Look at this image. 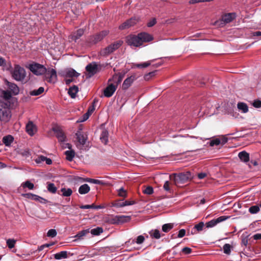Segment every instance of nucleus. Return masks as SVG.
I'll list each match as a JSON object with an SVG mask.
<instances>
[{
	"mask_svg": "<svg viewBox=\"0 0 261 261\" xmlns=\"http://www.w3.org/2000/svg\"><path fill=\"white\" fill-rule=\"evenodd\" d=\"M193 176L190 171L179 173H173L169 176L170 179L173 180L175 185L187 182L193 178Z\"/></svg>",
	"mask_w": 261,
	"mask_h": 261,
	"instance_id": "f257e3e1",
	"label": "nucleus"
},
{
	"mask_svg": "<svg viewBox=\"0 0 261 261\" xmlns=\"http://www.w3.org/2000/svg\"><path fill=\"white\" fill-rule=\"evenodd\" d=\"M10 105L9 101L0 100V120L3 122H8L11 118Z\"/></svg>",
	"mask_w": 261,
	"mask_h": 261,
	"instance_id": "f03ea898",
	"label": "nucleus"
},
{
	"mask_svg": "<svg viewBox=\"0 0 261 261\" xmlns=\"http://www.w3.org/2000/svg\"><path fill=\"white\" fill-rule=\"evenodd\" d=\"M123 44L121 40L117 41L108 45L100 51V55L103 57H107L114 51L118 49Z\"/></svg>",
	"mask_w": 261,
	"mask_h": 261,
	"instance_id": "7ed1b4c3",
	"label": "nucleus"
},
{
	"mask_svg": "<svg viewBox=\"0 0 261 261\" xmlns=\"http://www.w3.org/2000/svg\"><path fill=\"white\" fill-rule=\"evenodd\" d=\"M130 216H112L107 220V222L112 224H119L127 222L130 220Z\"/></svg>",
	"mask_w": 261,
	"mask_h": 261,
	"instance_id": "20e7f679",
	"label": "nucleus"
},
{
	"mask_svg": "<svg viewBox=\"0 0 261 261\" xmlns=\"http://www.w3.org/2000/svg\"><path fill=\"white\" fill-rule=\"evenodd\" d=\"M28 190H33V183L30 180H27L21 184V186L18 189V192L21 194V195L24 197L33 199V194L31 193H25Z\"/></svg>",
	"mask_w": 261,
	"mask_h": 261,
	"instance_id": "39448f33",
	"label": "nucleus"
},
{
	"mask_svg": "<svg viewBox=\"0 0 261 261\" xmlns=\"http://www.w3.org/2000/svg\"><path fill=\"white\" fill-rule=\"evenodd\" d=\"M108 34L109 31L106 30L102 31L99 33L89 37L88 38L87 42L89 45L95 44L101 41Z\"/></svg>",
	"mask_w": 261,
	"mask_h": 261,
	"instance_id": "423d86ee",
	"label": "nucleus"
},
{
	"mask_svg": "<svg viewBox=\"0 0 261 261\" xmlns=\"http://www.w3.org/2000/svg\"><path fill=\"white\" fill-rule=\"evenodd\" d=\"M13 77L16 81L23 80L25 76V71L23 68L16 65L12 72Z\"/></svg>",
	"mask_w": 261,
	"mask_h": 261,
	"instance_id": "0eeeda50",
	"label": "nucleus"
},
{
	"mask_svg": "<svg viewBox=\"0 0 261 261\" xmlns=\"http://www.w3.org/2000/svg\"><path fill=\"white\" fill-rule=\"evenodd\" d=\"M139 34L138 35H129L126 38L127 44L131 46L139 47L142 45Z\"/></svg>",
	"mask_w": 261,
	"mask_h": 261,
	"instance_id": "6e6552de",
	"label": "nucleus"
},
{
	"mask_svg": "<svg viewBox=\"0 0 261 261\" xmlns=\"http://www.w3.org/2000/svg\"><path fill=\"white\" fill-rule=\"evenodd\" d=\"M53 131L56 135L58 141L60 142H64L66 140V137L60 126L56 125L52 128Z\"/></svg>",
	"mask_w": 261,
	"mask_h": 261,
	"instance_id": "1a4fd4ad",
	"label": "nucleus"
},
{
	"mask_svg": "<svg viewBox=\"0 0 261 261\" xmlns=\"http://www.w3.org/2000/svg\"><path fill=\"white\" fill-rule=\"evenodd\" d=\"M46 77L48 79L47 82L55 84L57 82L58 77L56 69L53 68H48L45 72Z\"/></svg>",
	"mask_w": 261,
	"mask_h": 261,
	"instance_id": "9d476101",
	"label": "nucleus"
},
{
	"mask_svg": "<svg viewBox=\"0 0 261 261\" xmlns=\"http://www.w3.org/2000/svg\"><path fill=\"white\" fill-rule=\"evenodd\" d=\"M137 22L138 19L136 17H132L119 25V29L120 30H123L128 29L129 28L136 24Z\"/></svg>",
	"mask_w": 261,
	"mask_h": 261,
	"instance_id": "9b49d317",
	"label": "nucleus"
},
{
	"mask_svg": "<svg viewBox=\"0 0 261 261\" xmlns=\"http://www.w3.org/2000/svg\"><path fill=\"white\" fill-rule=\"evenodd\" d=\"M46 70L47 69L44 65L34 62V74L43 75L45 73Z\"/></svg>",
	"mask_w": 261,
	"mask_h": 261,
	"instance_id": "f8f14e48",
	"label": "nucleus"
},
{
	"mask_svg": "<svg viewBox=\"0 0 261 261\" xmlns=\"http://www.w3.org/2000/svg\"><path fill=\"white\" fill-rule=\"evenodd\" d=\"M86 70L88 72L89 76H93L98 71V65L95 62L88 64L86 67Z\"/></svg>",
	"mask_w": 261,
	"mask_h": 261,
	"instance_id": "ddd939ff",
	"label": "nucleus"
},
{
	"mask_svg": "<svg viewBox=\"0 0 261 261\" xmlns=\"http://www.w3.org/2000/svg\"><path fill=\"white\" fill-rule=\"evenodd\" d=\"M229 218V217L225 216H220L216 219H213L206 223V226L207 228L213 227L216 225L218 223L224 221Z\"/></svg>",
	"mask_w": 261,
	"mask_h": 261,
	"instance_id": "4468645a",
	"label": "nucleus"
},
{
	"mask_svg": "<svg viewBox=\"0 0 261 261\" xmlns=\"http://www.w3.org/2000/svg\"><path fill=\"white\" fill-rule=\"evenodd\" d=\"M117 85L114 84H109L104 90L103 95L105 97H110L114 93L117 89Z\"/></svg>",
	"mask_w": 261,
	"mask_h": 261,
	"instance_id": "2eb2a0df",
	"label": "nucleus"
},
{
	"mask_svg": "<svg viewBox=\"0 0 261 261\" xmlns=\"http://www.w3.org/2000/svg\"><path fill=\"white\" fill-rule=\"evenodd\" d=\"M238 157L240 160L248 165L250 167H251V165L249 164L250 161V156L249 154L245 151H242L239 153Z\"/></svg>",
	"mask_w": 261,
	"mask_h": 261,
	"instance_id": "dca6fc26",
	"label": "nucleus"
},
{
	"mask_svg": "<svg viewBox=\"0 0 261 261\" xmlns=\"http://www.w3.org/2000/svg\"><path fill=\"white\" fill-rule=\"evenodd\" d=\"M136 79L135 75H132L126 78L122 85V89L124 90H127Z\"/></svg>",
	"mask_w": 261,
	"mask_h": 261,
	"instance_id": "f3484780",
	"label": "nucleus"
},
{
	"mask_svg": "<svg viewBox=\"0 0 261 261\" xmlns=\"http://www.w3.org/2000/svg\"><path fill=\"white\" fill-rule=\"evenodd\" d=\"M75 135L79 143L82 145H85L87 140V136L86 134L81 131H77Z\"/></svg>",
	"mask_w": 261,
	"mask_h": 261,
	"instance_id": "a211bd4d",
	"label": "nucleus"
},
{
	"mask_svg": "<svg viewBox=\"0 0 261 261\" xmlns=\"http://www.w3.org/2000/svg\"><path fill=\"white\" fill-rule=\"evenodd\" d=\"M139 35L140 38H141L140 40L142 44L143 42H149L153 40L152 36L145 32L140 33L139 34Z\"/></svg>",
	"mask_w": 261,
	"mask_h": 261,
	"instance_id": "6ab92c4d",
	"label": "nucleus"
},
{
	"mask_svg": "<svg viewBox=\"0 0 261 261\" xmlns=\"http://www.w3.org/2000/svg\"><path fill=\"white\" fill-rule=\"evenodd\" d=\"M6 84L14 95H17L19 93V88L17 85L14 83L8 82L6 80Z\"/></svg>",
	"mask_w": 261,
	"mask_h": 261,
	"instance_id": "aec40b11",
	"label": "nucleus"
},
{
	"mask_svg": "<svg viewBox=\"0 0 261 261\" xmlns=\"http://www.w3.org/2000/svg\"><path fill=\"white\" fill-rule=\"evenodd\" d=\"M236 17V14L234 13H230L226 14L223 16L222 20L225 23H228L231 22Z\"/></svg>",
	"mask_w": 261,
	"mask_h": 261,
	"instance_id": "412c9836",
	"label": "nucleus"
},
{
	"mask_svg": "<svg viewBox=\"0 0 261 261\" xmlns=\"http://www.w3.org/2000/svg\"><path fill=\"white\" fill-rule=\"evenodd\" d=\"M135 203L134 201H123L120 200L114 204V206L117 207H121L125 206L132 205Z\"/></svg>",
	"mask_w": 261,
	"mask_h": 261,
	"instance_id": "4be33fe9",
	"label": "nucleus"
},
{
	"mask_svg": "<svg viewBox=\"0 0 261 261\" xmlns=\"http://www.w3.org/2000/svg\"><path fill=\"white\" fill-rule=\"evenodd\" d=\"M84 30L83 29H79L71 35V38L73 41L76 42L77 40L84 34Z\"/></svg>",
	"mask_w": 261,
	"mask_h": 261,
	"instance_id": "5701e85b",
	"label": "nucleus"
},
{
	"mask_svg": "<svg viewBox=\"0 0 261 261\" xmlns=\"http://www.w3.org/2000/svg\"><path fill=\"white\" fill-rule=\"evenodd\" d=\"M54 258L57 260H60L68 258V252L67 251H62L53 254Z\"/></svg>",
	"mask_w": 261,
	"mask_h": 261,
	"instance_id": "b1692460",
	"label": "nucleus"
},
{
	"mask_svg": "<svg viewBox=\"0 0 261 261\" xmlns=\"http://www.w3.org/2000/svg\"><path fill=\"white\" fill-rule=\"evenodd\" d=\"M79 91V88L77 86L74 85L72 87H70L68 91V94L70 96V97L72 98H74L76 97V95Z\"/></svg>",
	"mask_w": 261,
	"mask_h": 261,
	"instance_id": "393cba45",
	"label": "nucleus"
},
{
	"mask_svg": "<svg viewBox=\"0 0 261 261\" xmlns=\"http://www.w3.org/2000/svg\"><path fill=\"white\" fill-rule=\"evenodd\" d=\"M204 226V224L203 222H200L197 224L195 225L191 230V234H194L196 233L197 231H200L202 230Z\"/></svg>",
	"mask_w": 261,
	"mask_h": 261,
	"instance_id": "a878e982",
	"label": "nucleus"
},
{
	"mask_svg": "<svg viewBox=\"0 0 261 261\" xmlns=\"http://www.w3.org/2000/svg\"><path fill=\"white\" fill-rule=\"evenodd\" d=\"M80 75V73L77 72L73 69H70L67 70L65 73V76L66 77H78Z\"/></svg>",
	"mask_w": 261,
	"mask_h": 261,
	"instance_id": "bb28decb",
	"label": "nucleus"
},
{
	"mask_svg": "<svg viewBox=\"0 0 261 261\" xmlns=\"http://www.w3.org/2000/svg\"><path fill=\"white\" fill-rule=\"evenodd\" d=\"M2 141L6 146H10L14 141V138L11 135H7L3 137Z\"/></svg>",
	"mask_w": 261,
	"mask_h": 261,
	"instance_id": "cd10ccee",
	"label": "nucleus"
},
{
	"mask_svg": "<svg viewBox=\"0 0 261 261\" xmlns=\"http://www.w3.org/2000/svg\"><path fill=\"white\" fill-rule=\"evenodd\" d=\"M90 190V188L87 184H85L80 187L79 188V192L81 194H86Z\"/></svg>",
	"mask_w": 261,
	"mask_h": 261,
	"instance_id": "c85d7f7f",
	"label": "nucleus"
},
{
	"mask_svg": "<svg viewBox=\"0 0 261 261\" xmlns=\"http://www.w3.org/2000/svg\"><path fill=\"white\" fill-rule=\"evenodd\" d=\"M61 192H62L61 195L63 197H69L72 193V190L70 188H62L61 189ZM58 194L61 195V194L58 192Z\"/></svg>",
	"mask_w": 261,
	"mask_h": 261,
	"instance_id": "c756f323",
	"label": "nucleus"
},
{
	"mask_svg": "<svg viewBox=\"0 0 261 261\" xmlns=\"http://www.w3.org/2000/svg\"><path fill=\"white\" fill-rule=\"evenodd\" d=\"M108 135L109 133L106 129L103 130L101 133L100 139L105 144H106L108 141Z\"/></svg>",
	"mask_w": 261,
	"mask_h": 261,
	"instance_id": "7c9ffc66",
	"label": "nucleus"
},
{
	"mask_svg": "<svg viewBox=\"0 0 261 261\" xmlns=\"http://www.w3.org/2000/svg\"><path fill=\"white\" fill-rule=\"evenodd\" d=\"M66 158L68 161H72L75 156V151L72 149H69L65 152Z\"/></svg>",
	"mask_w": 261,
	"mask_h": 261,
	"instance_id": "2f4dec72",
	"label": "nucleus"
},
{
	"mask_svg": "<svg viewBox=\"0 0 261 261\" xmlns=\"http://www.w3.org/2000/svg\"><path fill=\"white\" fill-rule=\"evenodd\" d=\"M237 107L239 111L242 113H245L248 111V107L247 104L244 102H238Z\"/></svg>",
	"mask_w": 261,
	"mask_h": 261,
	"instance_id": "473e14b6",
	"label": "nucleus"
},
{
	"mask_svg": "<svg viewBox=\"0 0 261 261\" xmlns=\"http://www.w3.org/2000/svg\"><path fill=\"white\" fill-rule=\"evenodd\" d=\"M46 184L47 189L49 193L55 194L57 192V188L54 183L48 182Z\"/></svg>",
	"mask_w": 261,
	"mask_h": 261,
	"instance_id": "72a5a7b5",
	"label": "nucleus"
},
{
	"mask_svg": "<svg viewBox=\"0 0 261 261\" xmlns=\"http://www.w3.org/2000/svg\"><path fill=\"white\" fill-rule=\"evenodd\" d=\"M90 232L89 229L83 230L79 231L76 235L74 236V238H77V239H82L83 237L85 236L87 234Z\"/></svg>",
	"mask_w": 261,
	"mask_h": 261,
	"instance_id": "f704fd0d",
	"label": "nucleus"
},
{
	"mask_svg": "<svg viewBox=\"0 0 261 261\" xmlns=\"http://www.w3.org/2000/svg\"><path fill=\"white\" fill-rule=\"evenodd\" d=\"M103 232V229L101 227H97L96 228L92 229L90 232L93 235V236H98L100 234H101Z\"/></svg>",
	"mask_w": 261,
	"mask_h": 261,
	"instance_id": "c9c22d12",
	"label": "nucleus"
},
{
	"mask_svg": "<svg viewBox=\"0 0 261 261\" xmlns=\"http://www.w3.org/2000/svg\"><path fill=\"white\" fill-rule=\"evenodd\" d=\"M260 210V207L258 205H254L251 206L249 208V212L251 214H257Z\"/></svg>",
	"mask_w": 261,
	"mask_h": 261,
	"instance_id": "e433bc0d",
	"label": "nucleus"
},
{
	"mask_svg": "<svg viewBox=\"0 0 261 261\" xmlns=\"http://www.w3.org/2000/svg\"><path fill=\"white\" fill-rule=\"evenodd\" d=\"M173 223H167L162 226V231L164 232H168L173 228Z\"/></svg>",
	"mask_w": 261,
	"mask_h": 261,
	"instance_id": "4c0bfd02",
	"label": "nucleus"
},
{
	"mask_svg": "<svg viewBox=\"0 0 261 261\" xmlns=\"http://www.w3.org/2000/svg\"><path fill=\"white\" fill-rule=\"evenodd\" d=\"M26 132L31 136H33V121H29L25 126Z\"/></svg>",
	"mask_w": 261,
	"mask_h": 261,
	"instance_id": "58836bf2",
	"label": "nucleus"
},
{
	"mask_svg": "<svg viewBox=\"0 0 261 261\" xmlns=\"http://www.w3.org/2000/svg\"><path fill=\"white\" fill-rule=\"evenodd\" d=\"M84 181H85L86 182H90V183H92V184L100 185H103V184H104L103 181L102 180L93 179V178H86V179H85Z\"/></svg>",
	"mask_w": 261,
	"mask_h": 261,
	"instance_id": "ea45409f",
	"label": "nucleus"
},
{
	"mask_svg": "<svg viewBox=\"0 0 261 261\" xmlns=\"http://www.w3.org/2000/svg\"><path fill=\"white\" fill-rule=\"evenodd\" d=\"M149 234L151 237L156 239H160L161 236L160 231L158 229L152 230Z\"/></svg>",
	"mask_w": 261,
	"mask_h": 261,
	"instance_id": "a19ab883",
	"label": "nucleus"
},
{
	"mask_svg": "<svg viewBox=\"0 0 261 261\" xmlns=\"http://www.w3.org/2000/svg\"><path fill=\"white\" fill-rule=\"evenodd\" d=\"M53 244H54L53 243H51V244H45L41 245L40 246H39L38 247V249L37 250L34 251V254L38 253L39 252H40L41 251L43 250L45 248H48L49 246L53 245Z\"/></svg>",
	"mask_w": 261,
	"mask_h": 261,
	"instance_id": "79ce46f5",
	"label": "nucleus"
},
{
	"mask_svg": "<svg viewBox=\"0 0 261 261\" xmlns=\"http://www.w3.org/2000/svg\"><path fill=\"white\" fill-rule=\"evenodd\" d=\"M34 200L38 201L43 204H45L48 202L46 199L35 194H34Z\"/></svg>",
	"mask_w": 261,
	"mask_h": 261,
	"instance_id": "37998d69",
	"label": "nucleus"
},
{
	"mask_svg": "<svg viewBox=\"0 0 261 261\" xmlns=\"http://www.w3.org/2000/svg\"><path fill=\"white\" fill-rule=\"evenodd\" d=\"M6 243L9 248L12 249L15 246L16 240H15L14 239H9L7 240Z\"/></svg>",
	"mask_w": 261,
	"mask_h": 261,
	"instance_id": "c03bdc74",
	"label": "nucleus"
},
{
	"mask_svg": "<svg viewBox=\"0 0 261 261\" xmlns=\"http://www.w3.org/2000/svg\"><path fill=\"white\" fill-rule=\"evenodd\" d=\"M145 240V238L144 237V236H142V235H140V236H139L137 239H136V240L135 241V240H132V243H136L137 244H141L142 243H143V242Z\"/></svg>",
	"mask_w": 261,
	"mask_h": 261,
	"instance_id": "a18cd8bd",
	"label": "nucleus"
},
{
	"mask_svg": "<svg viewBox=\"0 0 261 261\" xmlns=\"http://www.w3.org/2000/svg\"><path fill=\"white\" fill-rule=\"evenodd\" d=\"M57 234V232L55 229H49L47 233V236L49 238H54Z\"/></svg>",
	"mask_w": 261,
	"mask_h": 261,
	"instance_id": "49530a36",
	"label": "nucleus"
},
{
	"mask_svg": "<svg viewBox=\"0 0 261 261\" xmlns=\"http://www.w3.org/2000/svg\"><path fill=\"white\" fill-rule=\"evenodd\" d=\"M151 64V62H144L142 63L136 64L135 66L139 68H146L149 66Z\"/></svg>",
	"mask_w": 261,
	"mask_h": 261,
	"instance_id": "de8ad7c7",
	"label": "nucleus"
},
{
	"mask_svg": "<svg viewBox=\"0 0 261 261\" xmlns=\"http://www.w3.org/2000/svg\"><path fill=\"white\" fill-rule=\"evenodd\" d=\"M3 93V98L5 100V101H7V100L10 99L12 97L11 94L9 91H4Z\"/></svg>",
	"mask_w": 261,
	"mask_h": 261,
	"instance_id": "09e8293b",
	"label": "nucleus"
},
{
	"mask_svg": "<svg viewBox=\"0 0 261 261\" xmlns=\"http://www.w3.org/2000/svg\"><path fill=\"white\" fill-rule=\"evenodd\" d=\"M230 248L231 246L229 244H225L223 247L224 253L229 254L231 252Z\"/></svg>",
	"mask_w": 261,
	"mask_h": 261,
	"instance_id": "8fccbe9b",
	"label": "nucleus"
},
{
	"mask_svg": "<svg viewBox=\"0 0 261 261\" xmlns=\"http://www.w3.org/2000/svg\"><path fill=\"white\" fill-rule=\"evenodd\" d=\"M170 183L169 181H166L164 184L163 188L167 192L171 193L172 192V189L170 188Z\"/></svg>",
	"mask_w": 261,
	"mask_h": 261,
	"instance_id": "3c124183",
	"label": "nucleus"
},
{
	"mask_svg": "<svg viewBox=\"0 0 261 261\" xmlns=\"http://www.w3.org/2000/svg\"><path fill=\"white\" fill-rule=\"evenodd\" d=\"M44 91V88L43 87H40L37 90H34V96L39 95Z\"/></svg>",
	"mask_w": 261,
	"mask_h": 261,
	"instance_id": "603ef678",
	"label": "nucleus"
},
{
	"mask_svg": "<svg viewBox=\"0 0 261 261\" xmlns=\"http://www.w3.org/2000/svg\"><path fill=\"white\" fill-rule=\"evenodd\" d=\"M118 195L121 197H125L127 196V193L124 188L122 187L118 190Z\"/></svg>",
	"mask_w": 261,
	"mask_h": 261,
	"instance_id": "864d4df0",
	"label": "nucleus"
},
{
	"mask_svg": "<svg viewBox=\"0 0 261 261\" xmlns=\"http://www.w3.org/2000/svg\"><path fill=\"white\" fill-rule=\"evenodd\" d=\"M221 143V140L219 138H216L212 140L210 142V145L214 146V145H218Z\"/></svg>",
	"mask_w": 261,
	"mask_h": 261,
	"instance_id": "5fc2aeb1",
	"label": "nucleus"
},
{
	"mask_svg": "<svg viewBox=\"0 0 261 261\" xmlns=\"http://www.w3.org/2000/svg\"><path fill=\"white\" fill-rule=\"evenodd\" d=\"M156 72V70H155V71H153L151 72H149L147 74H146L144 75L145 80H148L151 77L154 76Z\"/></svg>",
	"mask_w": 261,
	"mask_h": 261,
	"instance_id": "6e6d98bb",
	"label": "nucleus"
},
{
	"mask_svg": "<svg viewBox=\"0 0 261 261\" xmlns=\"http://www.w3.org/2000/svg\"><path fill=\"white\" fill-rule=\"evenodd\" d=\"M44 159L45 156L43 155H40L39 156L37 159L35 160V162L36 164L40 165L43 162H44Z\"/></svg>",
	"mask_w": 261,
	"mask_h": 261,
	"instance_id": "4d7b16f0",
	"label": "nucleus"
},
{
	"mask_svg": "<svg viewBox=\"0 0 261 261\" xmlns=\"http://www.w3.org/2000/svg\"><path fill=\"white\" fill-rule=\"evenodd\" d=\"M153 192V188L151 187H147L144 190V193L148 195H151Z\"/></svg>",
	"mask_w": 261,
	"mask_h": 261,
	"instance_id": "13d9d810",
	"label": "nucleus"
},
{
	"mask_svg": "<svg viewBox=\"0 0 261 261\" xmlns=\"http://www.w3.org/2000/svg\"><path fill=\"white\" fill-rule=\"evenodd\" d=\"M252 105L254 107L256 108H259L261 107V100H254Z\"/></svg>",
	"mask_w": 261,
	"mask_h": 261,
	"instance_id": "bf43d9fd",
	"label": "nucleus"
},
{
	"mask_svg": "<svg viewBox=\"0 0 261 261\" xmlns=\"http://www.w3.org/2000/svg\"><path fill=\"white\" fill-rule=\"evenodd\" d=\"M186 231L185 229H181L179 230L177 238H181L186 235Z\"/></svg>",
	"mask_w": 261,
	"mask_h": 261,
	"instance_id": "052dcab7",
	"label": "nucleus"
},
{
	"mask_svg": "<svg viewBox=\"0 0 261 261\" xmlns=\"http://www.w3.org/2000/svg\"><path fill=\"white\" fill-rule=\"evenodd\" d=\"M248 236L245 237H242V241H241V244L242 245H243L245 247L247 246L248 244Z\"/></svg>",
	"mask_w": 261,
	"mask_h": 261,
	"instance_id": "680f3d73",
	"label": "nucleus"
},
{
	"mask_svg": "<svg viewBox=\"0 0 261 261\" xmlns=\"http://www.w3.org/2000/svg\"><path fill=\"white\" fill-rule=\"evenodd\" d=\"M213 1V0H190V3L191 4H195L200 2H208Z\"/></svg>",
	"mask_w": 261,
	"mask_h": 261,
	"instance_id": "e2e57ef3",
	"label": "nucleus"
},
{
	"mask_svg": "<svg viewBox=\"0 0 261 261\" xmlns=\"http://www.w3.org/2000/svg\"><path fill=\"white\" fill-rule=\"evenodd\" d=\"M156 22V19L155 18H152L151 20H150L147 23V27H151L153 26Z\"/></svg>",
	"mask_w": 261,
	"mask_h": 261,
	"instance_id": "0e129e2a",
	"label": "nucleus"
},
{
	"mask_svg": "<svg viewBox=\"0 0 261 261\" xmlns=\"http://www.w3.org/2000/svg\"><path fill=\"white\" fill-rule=\"evenodd\" d=\"M94 207V205H82L80 206V208L81 209H89V208H93Z\"/></svg>",
	"mask_w": 261,
	"mask_h": 261,
	"instance_id": "69168bd1",
	"label": "nucleus"
},
{
	"mask_svg": "<svg viewBox=\"0 0 261 261\" xmlns=\"http://www.w3.org/2000/svg\"><path fill=\"white\" fill-rule=\"evenodd\" d=\"M182 252L186 254H190L192 252V249L190 248L186 247L182 249Z\"/></svg>",
	"mask_w": 261,
	"mask_h": 261,
	"instance_id": "338daca9",
	"label": "nucleus"
},
{
	"mask_svg": "<svg viewBox=\"0 0 261 261\" xmlns=\"http://www.w3.org/2000/svg\"><path fill=\"white\" fill-rule=\"evenodd\" d=\"M249 164L251 165H253L254 166H256L258 165L257 161L256 160L252 159V157L250 159Z\"/></svg>",
	"mask_w": 261,
	"mask_h": 261,
	"instance_id": "774afa93",
	"label": "nucleus"
}]
</instances>
